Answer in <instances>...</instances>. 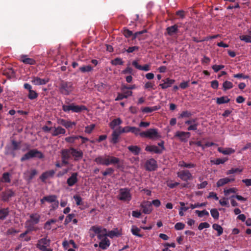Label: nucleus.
Masks as SVG:
<instances>
[{
    "label": "nucleus",
    "mask_w": 251,
    "mask_h": 251,
    "mask_svg": "<svg viewBox=\"0 0 251 251\" xmlns=\"http://www.w3.org/2000/svg\"><path fill=\"white\" fill-rule=\"evenodd\" d=\"M177 176L184 181H188L193 179V176L189 171L185 170L177 173Z\"/></svg>",
    "instance_id": "nucleus-8"
},
{
    "label": "nucleus",
    "mask_w": 251,
    "mask_h": 251,
    "mask_svg": "<svg viewBox=\"0 0 251 251\" xmlns=\"http://www.w3.org/2000/svg\"><path fill=\"white\" fill-rule=\"evenodd\" d=\"M240 39L246 43H251V35H242L240 36Z\"/></svg>",
    "instance_id": "nucleus-45"
},
{
    "label": "nucleus",
    "mask_w": 251,
    "mask_h": 251,
    "mask_svg": "<svg viewBox=\"0 0 251 251\" xmlns=\"http://www.w3.org/2000/svg\"><path fill=\"white\" fill-rule=\"evenodd\" d=\"M122 123V121L121 119L119 118L114 119L112 120L110 123H109V126L111 129H114L115 127L117 126H119Z\"/></svg>",
    "instance_id": "nucleus-27"
},
{
    "label": "nucleus",
    "mask_w": 251,
    "mask_h": 251,
    "mask_svg": "<svg viewBox=\"0 0 251 251\" xmlns=\"http://www.w3.org/2000/svg\"><path fill=\"white\" fill-rule=\"evenodd\" d=\"M157 167L156 161L153 158L148 160L145 163L146 170L153 171L156 170Z\"/></svg>",
    "instance_id": "nucleus-11"
},
{
    "label": "nucleus",
    "mask_w": 251,
    "mask_h": 251,
    "mask_svg": "<svg viewBox=\"0 0 251 251\" xmlns=\"http://www.w3.org/2000/svg\"><path fill=\"white\" fill-rule=\"evenodd\" d=\"M104 228H102L100 226H93L92 227L91 229L92 230L96 233L99 235V234L100 233L101 231Z\"/></svg>",
    "instance_id": "nucleus-56"
},
{
    "label": "nucleus",
    "mask_w": 251,
    "mask_h": 251,
    "mask_svg": "<svg viewBox=\"0 0 251 251\" xmlns=\"http://www.w3.org/2000/svg\"><path fill=\"white\" fill-rule=\"evenodd\" d=\"M79 69L82 72L85 73L91 71L93 69V68L90 65H87L82 66L80 67Z\"/></svg>",
    "instance_id": "nucleus-48"
},
{
    "label": "nucleus",
    "mask_w": 251,
    "mask_h": 251,
    "mask_svg": "<svg viewBox=\"0 0 251 251\" xmlns=\"http://www.w3.org/2000/svg\"><path fill=\"white\" fill-rule=\"evenodd\" d=\"M192 116V113L188 111H183L179 115V118H189Z\"/></svg>",
    "instance_id": "nucleus-53"
},
{
    "label": "nucleus",
    "mask_w": 251,
    "mask_h": 251,
    "mask_svg": "<svg viewBox=\"0 0 251 251\" xmlns=\"http://www.w3.org/2000/svg\"><path fill=\"white\" fill-rule=\"evenodd\" d=\"M227 160L226 158H217L215 160H211V163L215 165H219L220 164H224L226 161Z\"/></svg>",
    "instance_id": "nucleus-39"
},
{
    "label": "nucleus",
    "mask_w": 251,
    "mask_h": 251,
    "mask_svg": "<svg viewBox=\"0 0 251 251\" xmlns=\"http://www.w3.org/2000/svg\"><path fill=\"white\" fill-rule=\"evenodd\" d=\"M233 87V84L229 81H226L223 84V88L224 91H226L228 89H230Z\"/></svg>",
    "instance_id": "nucleus-40"
},
{
    "label": "nucleus",
    "mask_w": 251,
    "mask_h": 251,
    "mask_svg": "<svg viewBox=\"0 0 251 251\" xmlns=\"http://www.w3.org/2000/svg\"><path fill=\"white\" fill-rule=\"evenodd\" d=\"M70 150L71 151V155L75 161H78L83 158V152L81 150L73 147L70 148Z\"/></svg>",
    "instance_id": "nucleus-9"
},
{
    "label": "nucleus",
    "mask_w": 251,
    "mask_h": 251,
    "mask_svg": "<svg viewBox=\"0 0 251 251\" xmlns=\"http://www.w3.org/2000/svg\"><path fill=\"white\" fill-rule=\"evenodd\" d=\"M237 189L235 188H231L228 189H225L224 191V193L225 196H227L230 193H236Z\"/></svg>",
    "instance_id": "nucleus-47"
},
{
    "label": "nucleus",
    "mask_w": 251,
    "mask_h": 251,
    "mask_svg": "<svg viewBox=\"0 0 251 251\" xmlns=\"http://www.w3.org/2000/svg\"><path fill=\"white\" fill-rule=\"evenodd\" d=\"M38 96L37 93L32 90H30L29 94L28 95V98L30 100H33L36 99Z\"/></svg>",
    "instance_id": "nucleus-44"
},
{
    "label": "nucleus",
    "mask_w": 251,
    "mask_h": 251,
    "mask_svg": "<svg viewBox=\"0 0 251 251\" xmlns=\"http://www.w3.org/2000/svg\"><path fill=\"white\" fill-rule=\"evenodd\" d=\"M178 25H174L168 27L166 28V31L167 34L169 36H172L174 34H176L178 31Z\"/></svg>",
    "instance_id": "nucleus-23"
},
{
    "label": "nucleus",
    "mask_w": 251,
    "mask_h": 251,
    "mask_svg": "<svg viewBox=\"0 0 251 251\" xmlns=\"http://www.w3.org/2000/svg\"><path fill=\"white\" fill-rule=\"evenodd\" d=\"M62 163L64 165L69 164V160L71 157V151L70 148L69 149H63L61 151Z\"/></svg>",
    "instance_id": "nucleus-7"
},
{
    "label": "nucleus",
    "mask_w": 251,
    "mask_h": 251,
    "mask_svg": "<svg viewBox=\"0 0 251 251\" xmlns=\"http://www.w3.org/2000/svg\"><path fill=\"white\" fill-rule=\"evenodd\" d=\"M190 136L191 133L189 132L179 131H176L175 135V137L178 138L180 141L184 142H187Z\"/></svg>",
    "instance_id": "nucleus-10"
},
{
    "label": "nucleus",
    "mask_w": 251,
    "mask_h": 251,
    "mask_svg": "<svg viewBox=\"0 0 251 251\" xmlns=\"http://www.w3.org/2000/svg\"><path fill=\"white\" fill-rule=\"evenodd\" d=\"M185 227V224L182 223H177L175 226V228L176 230H182Z\"/></svg>",
    "instance_id": "nucleus-60"
},
{
    "label": "nucleus",
    "mask_w": 251,
    "mask_h": 251,
    "mask_svg": "<svg viewBox=\"0 0 251 251\" xmlns=\"http://www.w3.org/2000/svg\"><path fill=\"white\" fill-rule=\"evenodd\" d=\"M52 132V135L53 136H57L60 134H65L66 133V130L62 128L61 126H58L57 127H54Z\"/></svg>",
    "instance_id": "nucleus-20"
},
{
    "label": "nucleus",
    "mask_w": 251,
    "mask_h": 251,
    "mask_svg": "<svg viewBox=\"0 0 251 251\" xmlns=\"http://www.w3.org/2000/svg\"><path fill=\"white\" fill-rule=\"evenodd\" d=\"M218 151L224 154H230L235 152V151L231 148H226L224 150L221 147L218 148Z\"/></svg>",
    "instance_id": "nucleus-30"
},
{
    "label": "nucleus",
    "mask_w": 251,
    "mask_h": 251,
    "mask_svg": "<svg viewBox=\"0 0 251 251\" xmlns=\"http://www.w3.org/2000/svg\"><path fill=\"white\" fill-rule=\"evenodd\" d=\"M178 166L181 167H185L187 168H191L195 167V165L193 163H186L183 161H179Z\"/></svg>",
    "instance_id": "nucleus-38"
},
{
    "label": "nucleus",
    "mask_w": 251,
    "mask_h": 251,
    "mask_svg": "<svg viewBox=\"0 0 251 251\" xmlns=\"http://www.w3.org/2000/svg\"><path fill=\"white\" fill-rule=\"evenodd\" d=\"M78 174L77 173H73L70 177L67 180V183L69 186H73L78 181Z\"/></svg>",
    "instance_id": "nucleus-14"
},
{
    "label": "nucleus",
    "mask_w": 251,
    "mask_h": 251,
    "mask_svg": "<svg viewBox=\"0 0 251 251\" xmlns=\"http://www.w3.org/2000/svg\"><path fill=\"white\" fill-rule=\"evenodd\" d=\"M37 174V171L35 169H33L29 173V176L27 177V180L28 182H30L34 177V176Z\"/></svg>",
    "instance_id": "nucleus-51"
},
{
    "label": "nucleus",
    "mask_w": 251,
    "mask_h": 251,
    "mask_svg": "<svg viewBox=\"0 0 251 251\" xmlns=\"http://www.w3.org/2000/svg\"><path fill=\"white\" fill-rule=\"evenodd\" d=\"M74 199L76 202V204L77 205H82V198L78 195H75L74 196Z\"/></svg>",
    "instance_id": "nucleus-59"
},
{
    "label": "nucleus",
    "mask_w": 251,
    "mask_h": 251,
    "mask_svg": "<svg viewBox=\"0 0 251 251\" xmlns=\"http://www.w3.org/2000/svg\"><path fill=\"white\" fill-rule=\"evenodd\" d=\"M140 131V129L134 126H131L130 132L134 134L135 135H138Z\"/></svg>",
    "instance_id": "nucleus-63"
},
{
    "label": "nucleus",
    "mask_w": 251,
    "mask_h": 251,
    "mask_svg": "<svg viewBox=\"0 0 251 251\" xmlns=\"http://www.w3.org/2000/svg\"><path fill=\"white\" fill-rule=\"evenodd\" d=\"M140 231V228L137 227L136 226H132L131 229V232L134 235L136 236L139 237H142L143 236V235L139 233Z\"/></svg>",
    "instance_id": "nucleus-32"
},
{
    "label": "nucleus",
    "mask_w": 251,
    "mask_h": 251,
    "mask_svg": "<svg viewBox=\"0 0 251 251\" xmlns=\"http://www.w3.org/2000/svg\"><path fill=\"white\" fill-rule=\"evenodd\" d=\"M122 90L123 92V94L126 96V98H127L128 97L131 96L132 92L130 91L129 89H126L124 88V86L122 87Z\"/></svg>",
    "instance_id": "nucleus-54"
},
{
    "label": "nucleus",
    "mask_w": 251,
    "mask_h": 251,
    "mask_svg": "<svg viewBox=\"0 0 251 251\" xmlns=\"http://www.w3.org/2000/svg\"><path fill=\"white\" fill-rule=\"evenodd\" d=\"M127 149L135 155H138L141 151V149L137 146H129L127 147Z\"/></svg>",
    "instance_id": "nucleus-24"
},
{
    "label": "nucleus",
    "mask_w": 251,
    "mask_h": 251,
    "mask_svg": "<svg viewBox=\"0 0 251 251\" xmlns=\"http://www.w3.org/2000/svg\"><path fill=\"white\" fill-rule=\"evenodd\" d=\"M145 150L158 154H160L162 152V149H160V148L156 146H147L146 147Z\"/></svg>",
    "instance_id": "nucleus-22"
},
{
    "label": "nucleus",
    "mask_w": 251,
    "mask_h": 251,
    "mask_svg": "<svg viewBox=\"0 0 251 251\" xmlns=\"http://www.w3.org/2000/svg\"><path fill=\"white\" fill-rule=\"evenodd\" d=\"M20 61L23 63H35V61L32 58H28L27 55H23L21 56Z\"/></svg>",
    "instance_id": "nucleus-37"
},
{
    "label": "nucleus",
    "mask_w": 251,
    "mask_h": 251,
    "mask_svg": "<svg viewBox=\"0 0 251 251\" xmlns=\"http://www.w3.org/2000/svg\"><path fill=\"white\" fill-rule=\"evenodd\" d=\"M101 241L99 243V247L102 250L107 249L110 245L109 240L107 238H104L103 239H100Z\"/></svg>",
    "instance_id": "nucleus-19"
},
{
    "label": "nucleus",
    "mask_w": 251,
    "mask_h": 251,
    "mask_svg": "<svg viewBox=\"0 0 251 251\" xmlns=\"http://www.w3.org/2000/svg\"><path fill=\"white\" fill-rule=\"evenodd\" d=\"M118 199L123 201H129L131 199L130 191L127 188H122L120 190Z\"/></svg>",
    "instance_id": "nucleus-6"
},
{
    "label": "nucleus",
    "mask_w": 251,
    "mask_h": 251,
    "mask_svg": "<svg viewBox=\"0 0 251 251\" xmlns=\"http://www.w3.org/2000/svg\"><path fill=\"white\" fill-rule=\"evenodd\" d=\"M121 132H120V131L118 129H117L113 131L112 134V140L111 142L113 144H116L118 141V138L119 137V135L121 134Z\"/></svg>",
    "instance_id": "nucleus-26"
},
{
    "label": "nucleus",
    "mask_w": 251,
    "mask_h": 251,
    "mask_svg": "<svg viewBox=\"0 0 251 251\" xmlns=\"http://www.w3.org/2000/svg\"><path fill=\"white\" fill-rule=\"evenodd\" d=\"M50 240L47 238H44L38 240L36 247L39 249L42 248V247H47L50 246Z\"/></svg>",
    "instance_id": "nucleus-15"
},
{
    "label": "nucleus",
    "mask_w": 251,
    "mask_h": 251,
    "mask_svg": "<svg viewBox=\"0 0 251 251\" xmlns=\"http://www.w3.org/2000/svg\"><path fill=\"white\" fill-rule=\"evenodd\" d=\"M210 213H211V215L212 217L214 219L217 220L219 219V213L217 209H216V208L212 209L210 210Z\"/></svg>",
    "instance_id": "nucleus-42"
},
{
    "label": "nucleus",
    "mask_w": 251,
    "mask_h": 251,
    "mask_svg": "<svg viewBox=\"0 0 251 251\" xmlns=\"http://www.w3.org/2000/svg\"><path fill=\"white\" fill-rule=\"evenodd\" d=\"M4 75H7L8 77H13L15 75V72L13 69L10 68L7 70L5 73Z\"/></svg>",
    "instance_id": "nucleus-52"
},
{
    "label": "nucleus",
    "mask_w": 251,
    "mask_h": 251,
    "mask_svg": "<svg viewBox=\"0 0 251 251\" xmlns=\"http://www.w3.org/2000/svg\"><path fill=\"white\" fill-rule=\"evenodd\" d=\"M123 34L125 35V36L126 38H129L131 36L133 37V35L134 34L132 31H130L128 29H125L124 30Z\"/></svg>",
    "instance_id": "nucleus-58"
},
{
    "label": "nucleus",
    "mask_w": 251,
    "mask_h": 251,
    "mask_svg": "<svg viewBox=\"0 0 251 251\" xmlns=\"http://www.w3.org/2000/svg\"><path fill=\"white\" fill-rule=\"evenodd\" d=\"M147 32L146 30H143L141 31L135 32L132 37V40H135L138 38L139 40H144L146 38V36L144 35V34Z\"/></svg>",
    "instance_id": "nucleus-21"
},
{
    "label": "nucleus",
    "mask_w": 251,
    "mask_h": 251,
    "mask_svg": "<svg viewBox=\"0 0 251 251\" xmlns=\"http://www.w3.org/2000/svg\"><path fill=\"white\" fill-rule=\"evenodd\" d=\"M94 161L98 165H102L104 166H109V165L117 164L120 162L119 158L108 155L105 154L103 156L100 155L97 156Z\"/></svg>",
    "instance_id": "nucleus-1"
},
{
    "label": "nucleus",
    "mask_w": 251,
    "mask_h": 251,
    "mask_svg": "<svg viewBox=\"0 0 251 251\" xmlns=\"http://www.w3.org/2000/svg\"><path fill=\"white\" fill-rule=\"evenodd\" d=\"M50 61L58 63H68L69 59L65 53H61L58 49H50L48 52Z\"/></svg>",
    "instance_id": "nucleus-2"
},
{
    "label": "nucleus",
    "mask_w": 251,
    "mask_h": 251,
    "mask_svg": "<svg viewBox=\"0 0 251 251\" xmlns=\"http://www.w3.org/2000/svg\"><path fill=\"white\" fill-rule=\"evenodd\" d=\"M107 230L105 228H103L100 233L98 235V238L99 239H102L104 238H107L106 236H107Z\"/></svg>",
    "instance_id": "nucleus-46"
},
{
    "label": "nucleus",
    "mask_w": 251,
    "mask_h": 251,
    "mask_svg": "<svg viewBox=\"0 0 251 251\" xmlns=\"http://www.w3.org/2000/svg\"><path fill=\"white\" fill-rule=\"evenodd\" d=\"M121 233L118 231V230L116 228L115 230H111L109 231L107 233V236L111 238H113L114 237H119L121 236Z\"/></svg>",
    "instance_id": "nucleus-29"
},
{
    "label": "nucleus",
    "mask_w": 251,
    "mask_h": 251,
    "mask_svg": "<svg viewBox=\"0 0 251 251\" xmlns=\"http://www.w3.org/2000/svg\"><path fill=\"white\" fill-rule=\"evenodd\" d=\"M147 138L150 139L158 138L160 137L157 129L155 128H150L147 130Z\"/></svg>",
    "instance_id": "nucleus-16"
},
{
    "label": "nucleus",
    "mask_w": 251,
    "mask_h": 251,
    "mask_svg": "<svg viewBox=\"0 0 251 251\" xmlns=\"http://www.w3.org/2000/svg\"><path fill=\"white\" fill-rule=\"evenodd\" d=\"M161 82H162V83H160L159 85V87H160L162 89H165L169 87H170L172 85H173L175 82V80L174 79H170L169 78H167L164 79H162L161 80Z\"/></svg>",
    "instance_id": "nucleus-13"
},
{
    "label": "nucleus",
    "mask_w": 251,
    "mask_h": 251,
    "mask_svg": "<svg viewBox=\"0 0 251 251\" xmlns=\"http://www.w3.org/2000/svg\"><path fill=\"white\" fill-rule=\"evenodd\" d=\"M10 174L8 173H4L2 174V178L1 179V182H5V183H10L11 182L10 179Z\"/></svg>",
    "instance_id": "nucleus-35"
},
{
    "label": "nucleus",
    "mask_w": 251,
    "mask_h": 251,
    "mask_svg": "<svg viewBox=\"0 0 251 251\" xmlns=\"http://www.w3.org/2000/svg\"><path fill=\"white\" fill-rule=\"evenodd\" d=\"M62 109L65 112H69L72 111L73 112L79 113L82 110H86L87 108L84 105H77L74 103H71L69 105L63 104Z\"/></svg>",
    "instance_id": "nucleus-5"
},
{
    "label": "nucleus",
    "mask_w": 251,
    "mask_h": 251,
    "mask_svg": "<svg viewBox=\"0 0 251 251\" xmlns=\"http://www.w3.org/2000/svg\"><path fill=\"white\" fill-rule=\"evenodd\" d=\"M136 68L145 71H149L150 69V66L149 64H146L144 66L141 65L140 64H133Z\"/></svg>",
    "instance_id": "nucleus-33"
},
{
    "label": "nucleus",
    "mask_w": 251,
    "mask_h": 251,
    "mask_svg": "<svg viewBox=\"0 0 251 251\" xmlns=\"http://www.w3.org/2000/svg\"><path fill=\"white\" fill-rule=\"evenodd\" d=\"M196 213L198 214V216L199 217H202L203 215H209V213L206 210H203L202 211L196 210Z\"/></svg>",
    "instance_id": "nucleus-55"
},
{
    "label": "nucleus",
    "mask_w": 251,
    "mask_h": 251,
    "mask_svg": "<svg viewBox=\"0 0 251 251\" xmlns=\"http://www.w3.org/2000/svg\"><path fill=\"white\" fill-rule=\"evenodd\" d=\"M125 50L127 53H132L134 51H138L139 50V47L138 46H133L129 47L127 50L124 49Z\"/></svg>",
    "instance_id": "nucleus-50"
},
{
    "label": "nucleus",
    "mask_w": 251,
    "mask_h": 251,
    "mask_svg": "<svg viewBox=\"0 0 251 251\" xmlns=\"http://www.w3.org/2000/svg\"><path fill=\"white\" fill-rule=\"evenodd\" d=\"M75 125L76 123L75 122L67 121L64 127H66V128H72L73 126H75Z\"/></svg>",
    "instance_id": "nucleus-64"
},
{
    "label": "nucleus",
    "mask_w": 251,
    "mask_h": 251,
    "mask_svg": "<svg viewBox=\"0 0 251 251\" xmlns=\"http://www.w3.org/2000/svg\"><path fill=\"white\" fill-rule=\"evenodd\" d=\"M209 226H210V225L208 223H206V222L201 223L198 226V229L199 230H201L202 229H203L204 228H208V227H209Z\"/></svg>",
    "instance_id": "nucleus-62"
},
{
    "label": "nucleus",
    "mask_w": 251,
    "mask_h": 251,
    "mask_svg": "<svg viewBox=\"0 0 251 251\" xmlns=\"http://www.w3.org/2000/svg\"><path fill=\"white\" fill-rule=\"evenodd\" d=\"M9 210L8 208L0 209V220H4L8 216Z\"/></svg>",
    "instance_id": "nucleus-34"
},
{
    "label": "nucleus",
    "mask_w": 251,
    "mask_h": 251,
    "mask_svg": "<svg viewBox=\"0 0 251 251\" xmlns=\"http://www.w3.org/2000/svg\"><path fill=\"white\" fill-rule=\"evenodd\" d=\"M32 82L36 85H44L49 81L48 78H45L43 79L40 78L38 77H34L32 80Z\"/></svg>",
    "instance_id": "nucleus-18"
},
{
    "label": "nucleus",
    "mask_w": 251,
    "mask_h": 251,
    "mask_svg": "<svg viewBox=\"0 0 251 251\" xmlns=\"http://www.w3.org/2000/svg\"><path fill=\"white\" fill-rule=\"evenodd\" d=\"M44 156L43 154L41 151H38L36 149H33L30 150L26 153L23 155L21 158V161L23 162L33 157H37L38 158L41 159L43 158Z\"/></svg>",
    "instance_id": "nucleus-4"
},
{
    "label": "nucleus",
    "mask_w": 251,
    "mask_h": 251,
    "mask_svg": "<svg viewBox=\"0 0 251 251\" xmlns=\"http://www.w3.org/2000/svg\"><path fill=\"white\" fill-rule=\"evenodd\" d=\"M30 217L31 221L34 224H36L39 222L40 216L37 214H32Z\"/></svg>",
    "instance_id": "nucleus-41"
},
{
    "label": "nucleus",
    "mask_w": 251,
    "mask_h": 251,
    "mask_svg": "<svg viewBox=\"0 0 251 251\" xmlns=\"http://www.w3.org/2000/svg\"><path fill=\"white\" fill-rule=\"evenodd\" d=\"M75 216V215L74 214H69L65 219V220L64 221V224L67 225L74 218V217Z\"/></svg>",
    "instance_id": "nucleus-57"
},
{
    "label": "nucleus",
    "mask_w": 251,
    "mask_h": 251,
    "mask_svg": "<svg viewBox=\"0 0 251 251\" xmlns=\"http://www.w3.org/2000/svg\"><path fill=\"white\" fill-rule=\"evenodd\" d=\"M212 227L214 230H215L217 231V235L218 236H220V235H221L223 234V228L220 225L217 224H214L212 225Z\"/></svg>",
    "instance_id": "nucleus-31"
},
{
    "label": "nucleus",
    "mask_w": 251,
    "mask_h": 251,
    "mask_svg": "<svg viewBox=\"0 0 251 251\" xmlns=\"http://www.w3.org/2000/svg\"><path fill=\"white\" fill-rule=\"evenodd\" d=\"M118 129H119L121 133H127L130 132L131 126H127L124 127H122L121 126H120Z\"/></svg>",
    "instance_id": "nucleus-49"
},
{
    "label": "nucleus",
    "mask_w": 251,
    "mask_h": 251,
    "mask_svg": "<svg viewBox=\"0 0 251 251\" xmlns=\"http://www.w3.org/2000/svg\"><path fill=\"white\" fill-rule=\"evenodd\" d=\"M114 170L112 168H108L106 169L104 172H102V175L104 176H106L112 174L114 172Z\"/></svg>",
    "instance_id": "nucleus-61"
},
{
    "label": "nucleus",
    "mask_w": 251,
    "mask_h": 251,
    "mask_svg": "<svg viewBox=\"0 0 251 251\" xmlns=\"http://www.w3.org/2000/svg\"><path fill=\"white\" fill-rule=\"evenodd\" d=\"M57 196L54 195H49L44 197V200H46V201L50 203L54 202L57 200Z\"/></svg>",
    "instance_id": "nucleus-36"
},
{
    "label": "nucleus",
    "mask_w": 251,
    "mask_h": 251,
    "mask_svg": "<svg viewBox=\"0 0 251 251\" xmlns=\"http://www.w3.org/2000/svg\"><path fill=\"white\" fill-rule=\"evenodd\" d=\"M79 136H73L65 138V141L70 143H74L75 140L79 139Z\"/></svg>",
    "instance_id": "nucleus-43"
},
{
    "label": "nucleus",
    "mask_w": 251,
    "mask_h": 251,
    "mask_svg": "<svg viewBox=\"0 0 251 251\" xmlns=\"http://www.w3.org/2000/svg\"><path fill=\"white\" fill-rule=\"evenodd\" d=\"M14 196V192L11 189H8L2 193V199L3 201H7L10 198Z\"/></svg>",
    "instance_id": "nucleus-17"
},
{
    "label": "nucleus",
    "mask_w": 251,
    "mask_h": 251,
    "mask_svg": "<svg viewBox=\"0 0 251 251\" xmlns=\"http://www.w3.org/2000/svg\"><path fill=\"white\" fill-rule=\"evenodd\" d=\"M234 179H230L228 177L220 179L217 182V187H219L222 186L230 181H232Z\"/></svg>",
    "instance_id": "nucleus-25"
},
{
    "label": "nucleus",
    "mask_w": 251,
    "mask_h": 251,
    "mask_svg": "<svg viewBox=\"0 0 251 251\" xmlns=\"http://www.w3.org/2000/svg\"><path fill=\"white\" fill-rule=\"evenodd\" d=\"M141 207L143 209V212L146 214H149L152 210L151 203L149 201H145L141 204Z\"/></svg>",
    "instance_id": "nucleus-12"
},
{
    "label": "nucleus",
    "mask_w": 251,
    "mask_h": 251,
    "mask_svg": "<svg viewBox=\"0 0 251 251\" xmlns=\"http://www.w3.org/2000/svg\"><path fill=\"white\" fill-rule=\"evenodd\" d=\"M59 89L62 94L69 95L73 91L74 87L72 82L62 80L60 83Z\"/></svg>",
    "instance_id": "nucleus-3"
},
{
    "label": "nucleus",
    "mask_w": 251,
    "mask_h": 251,
    "mask_svg": "<svg viewBox=\"0 0 251 251\" xmlns=\"http://www.w3.org/2000/svg\"><path fill=\"white\" fill-rule=\"evenodd\" d=\"M230 101V99L226 96H223L216 99V103L218 104H222L227 103Z\"/></svg>",
    "instance_id": "nucleus-28"
}]
</instances>
